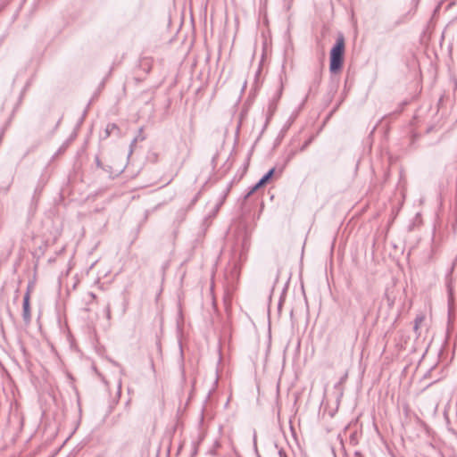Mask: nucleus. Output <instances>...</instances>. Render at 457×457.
Returning a JSON list of instances; mask_svg holds the SVG:
<instances>
[{
	"mask_svg": "<svg viewBox=\"0 0 457 457\" xmlns=\"http://www.w3.org/2000/svg\"><path fill=\"white\" fill-rule=\"evenodd\" d=\"M275 169H271L250 191V194L254 193L256 190L263 187L270 179L273 176Z\"/></svg>",
	"mask_w": 457,
	"mask_h": 457,
	"instance_id": "f03ea898",
	"label": "nucleus"
},
{
	"mask_svg": "<svg viewBox=\"0 0 457 457\" xmlns=\"http://www.w3.org/2000/svg\"><path fill=\"white\" fill-rule=\"evenodd\" d=\"M345 54V39L342 36L338 37L335 46L330 51V64L329 69L331 72H337L342 69L344 62Z\"/></svg>",
	"mask_w": 457,
	"mask_h": 457,
	"instance_id": "f257e3e1",
	"label": "nucleus"
},
{
	"mask_svg": "<svg viewBox=\"0 0 457 457\" xmlns=\"http://www.w3.org/2000/svg\"><path fill=\"white\" fill-rule=\"evenodd\" d=\"M145 62H146V64H147L148 71H149V70L151 69V67H152V60H150V59H145Z\"/></svg>",
	"mask_w": 457,
	"mask_h": 457,
	"instance_id": "20e7f679",
	"label": "nucleus"
},
{
	"mask_svg": "<svg viewBox=\"0 0 457 457\" xmlns=\"http://www.w3.org/2000/svg\"><path fill=\"white\" fill-rule=\"evenodd\" d=\"M29 292H27L25 296H24V301H23V311H24V316L25 317H29Z\"/></svg>",
	"mask_w": 457,
	"mask_h": 457,
	"instance_id": "7ed1b4c3",
	"label": "nucleus"
}]
</instances>
